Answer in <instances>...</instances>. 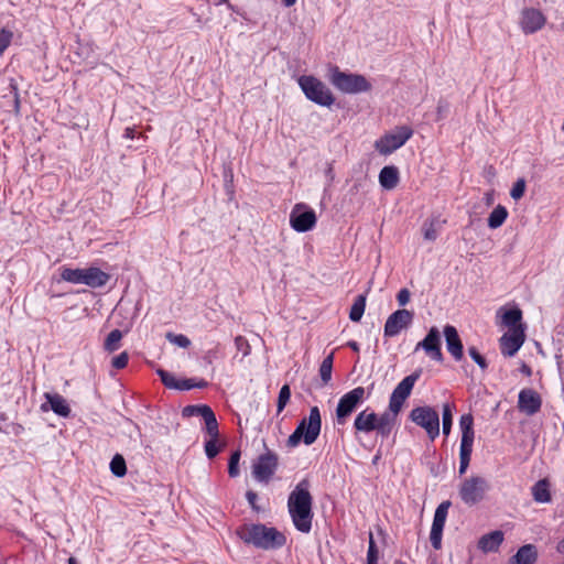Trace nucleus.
<instances>
[{
  "label": "nucleus",
  "mask_w": 564,
  "mask_h": 564,
  "mask_svg": "<svg viewBox=\"0 0 564 564\" xmlns=\"http://www.w3.org/2000/svg\"><path fill=\"white\" fill-rule=\"evenodd\" d=\"M310 488V480L304 478L295 486L288 498V511L292 522L295 529L302 533H308L312 530L314 513Z\"/></svg>",
  "instance_id": "1"
},
{
  "label": "nucleus",
  "mask_w": 564,
  "mask_h": 564,
  "mask_svg": "<svg viewBox=\"0 0 564 564\" xmlns=\"http://www.w3.org/2000/svg\"><path fill=\"white\" fill-rule=\"evenodd\" d=\"M236 534L246 544L262 550L279 549L286 542L285 536L280 531L262 523H245L237 528Z\"/></svg>",
  "instance_id": "2"
},
{
  "label": "nucleus",
  "mask_w": 564,
  "mask_h": 564,
  "mask_svg": "<svg viewBox=\"0 0 564 564\" xmlns=\"http://www.w3.org/2000/svg\"><path fill=\"white\" fill-rule=\"evenodd\" d=\"M329 82L344 94L367 93L372 88L364 75L343 72L338 66L330 68Z\"/></svg>",
  "instance_id": "3"
},
{
  "label": "nucleus",
  "mask_w": 564,
  "mask_h": 564,
  "mask_svg": "<svg viewBox=\"0 0 564 564\" xmlns=\"http://www.w3.org/2000/svg\"><path fill=\"white\" fill-rule=\"evenodd\" d=\"M322 427V419L318 406H312L310 410V415L307 419H303L295 431L289 437V445L295 446L303 440L304 444L311 445L313 444L319 433Z\"/></svg>",
  "instance_id": "4"
},
{
  "label": "nucleus",
  "mask_w": 564,
  "mask_h": 564,
  "mask_svg": "<svg viewBox=\"0 0 564 564\" xmlns=\"http://www.w3.org/2000/svg\"><path fill=\"white\" fill-rule=\"evenodd\" d=\"M297 83L308 100L325 107H330L334 104L335 97L333 93L318 78L303 75L299 78Z\"/></svg>",
  "instance_id": "5"
},
{
  "label": "nucleus",
  "mask_w": 564,
  "mask_h": 564,
  "mask_svg": "<svg viewBox=\"0 0 564 564\" xmlns=\"http://www.w3.org/2000/svg\"><path fill=\"white\" fill-rule=\"evenodd\" d=\"M490 489L488 480L479 475L465 478L459 486V497L467 506H475L482 501Z\"/></svg>",
  "instance_id": "6"
},
{
  "label": "nucleus",
  "mask_w": 564,
  "mask_h": 564,
  "mask_svg": "<svg viewBox=\"0 0 564 564\" xmlns=\"http://www.w3.org/2000/svg\"><path fill=\"white\" fill-rule=\"evenodd\" d=\"M409 419L423 429L431 441L440 435V415L434 408L430 405L415 406L411 410Z\"/></svg>",
  "instance_id": "7"
},
{
  "label": "nucleus",
  "mask_w": 564,
  "mask_h": 564,
  "mask_svg": "<svg viewBox=\"0 0 564 564\" xmlns=\"http://www.w3.org/2000/svg\"><path fill=\"white\" fill-rule=\"evenodd\" d=\"M413 135L409 126H398L391 132L384 133L375 142V149L382 155H389L403 147Z\"/></svg>",
  "instance_id": "8"
},
{
  "label": "nucleus",
  "mask_w": 564,
  "mask_h": 564,
  "mask_svg": "<svg viewBox=\"0 0 564 564\" xmlns=\"http://www.w3.org/2000/svg\"><path fill=\"white\" fill-rule=\"evenodd\" d=\"M366 399V391L364 387H357L345 393L338 401L336 408V422L338 425H344L352 412Z\"/></svg>",
  "instance_id": "9"
},
{
  "label": "nucleus",
  "mask_w": 564,
  "mask_h": 564,
  "mask_svg": "<svg viewBox=\"0 0 564 564\" xmlns=\"http://www.w3.org/2000/svg\"><path fill=\"white\" fill-rule=\"evenodd\" d=\"M420 376L421 370H416L397 384L389 399V410H391V412H400L402 410L405 400L410 397Z\"/></svg>",
  "instance_id": "10"
},
{
  "label": "nucleus",
  "mask_w": 564,
  "mask_h": 564,
  "mask_svg": "<svg viewBox=\"0 0 564 564\" xmlns=\"http://www.w3.org/2000/svg\"><path fill=\"white\" fill-rule=\"evenodd\" d=\"M316 214L304 204H296L290 214V225L297 232L312 230L316 225Z\"/></svg>",
  "instance_id": "11"
},
{
  "label": "nucleus",
  "mask_w": 564,
  "mask_h": 564,
  "mask_svg": "<svg viewBox=\"0 0 564 564\" xmlns=\"http://www.w3.org/2000/svg\"><path fill=\"white\" fill-rule=\"evenodd\" d=\"M414 318L412 311L401 308L393 312L386 321L383 334L386 337H395L403 329L411 326Z\"/></svg>",
  "instance_id": "12"
},
{
  "label": "nucleus",
  "mask_w": 564,
  "mask_h": 564,
  "mask_svg": "<svg viewBox=\"0 0 564 564\" xmlns=\"http://www.w3.org/2000/svg\"><path fill=\"white\" fill-rule=\"evenodd\" d=\"M279 465L278 455L268 451L260 455L252 467L253 477L261 482H269Z\"/></svg>",
  "instance_id": "13"
},
{
  "label": "nucleus",
  "mask_w": 564,
  "mask_h": 564,
  "mask_svg": "<svg viewBox=\"0 0 564 564\" xmlns=\"http://www.w3.org/2000/svg\"><path fill=\"white\" fill-rule=\"evenodd\" d=\"M452 503L449 500H445L442 503L438 505V507L435 510L432 528L430 532V541L434 550H441L442 549V536H443V530L445 527L448 509L451 508Z\"/></svg>",
  "instance_id": "14"
},
{
  "label": "nucleus",
  "mask_w": 564,
  "mask_h": 564,
  "mask_svg": "<svg viewBox=\"0 0 564 564\" xmlns=\"http://www.w3.org/2000/svg\"><path fill=\"white\" fill-rule=\"evenodd\" d=\"M520 28L524 34H533L544 28L546 17L534 8H524L520 15Z\"/></svg>",
  "instance_id": "15"
},
{
  "label": "nucleus",
  "mask_w": 564,
  "mask_h": 564,
  "mask_svg": "<svg viewBox=\"0 0 564 564\" xmlns=\"http://www.w3.org/2000/svg\"><path fill=\"white\" fill-rule=\"evenodd\" d=\"M525 340L524 327L509 329L500 338V350L506 357L514 356Z\"/></svg>",
  "instance_id": "16"
},
{
  "label": "nucleus",
  "mask_w": 564,
  "mask_h": 564,
  "mask_svg": "<svg viewBox=\"0 0 564 564\" xmlns=\"http://www.w3.org/2000/svg\"><path fill=\"white\" fill-rule=\"evenodd\" d=\"M423 349L435 361H443L441 349V334L436 327H432L425 338L416 344L415 350Z\"/></svg>",
  "instance_id": "17"
},
{
  "label": "nucleus",
  "mask_w": 564,
  "mask_h": 564,
  "mask_svg": "<svg viewBox=\"0 0 564 564\" xmlns=\"http://www.w3.org/2000/svg\"><path fill=\"white\" fill-rule=\"evenodd\" d=\"M541 395L533 389H522L518 397V408L527 415H534L541 410Z\"/></svg>",
  "instance_id": "18"
},
{
  "label": "nucleus",
  "mask_w": 564,
  "mask_h": 564,
  "mask_svg": "<svg viewBox=\"0 0 564 564\" xmlns=\"http://www.w3.org/2000/svg\"><path fill=\"white\" fill-rule=\"evenodd\" d=\"M182 415L184 417L191 416H202L205 421V430L213 432L215 429V422L217 421L216 415L212 408L206 404L200 405H186L182 410Z\"/></svg>",
  "instance_id": "19"
},
{
  "label": "nucleus",
  "mask_w": 564,
  "mask_h": 564,
  "mask_svg": "<svg viewBox=\"0 0 564 564\" xmlns=\"http://www.w3.org/2000/svg\"><path fill=\"white\" fill-rule=\"evenodd\" d=\"M444 336L448 352L455 360H462L464 356V347L457 329L452 325H446L444 327Z\"/></svg>",
  "instance_id": "20"
},
{
  "label": "nucleus",
  "mask_w": 564,
  "mask_h": 564,
  "mask_svg": "<svg viewBox=\"0 0 564 564\" xmlns=\"http://www.w3.org/2000/svg\"><path fill=\"white\" fill-rule=\"evenodd\" d=\"M377 413L370 411L369 408L357 414L354 421L356 432L369 434L376 431Z\"/></svg>",
  "instance_id": "21"
},
{
  "label": "nucleus",
  "mask_w": 564,
  "mask_h": 564,
  "mask_svg": "<svg viewBox=\"0 0 564 564\" xmlns=\"http://www.w3.org/2000/svg\"><path fill=\"white\" fill-rule=\"evenodd\" d=\"M400 412L384 411L380 415L377 414L376 432L382 437H388L395 425L397 417Z\"/></svg>",
  "instance_id": "22"
},
{
  "label": "nucleus",
  "mask_w": 564,
  "mask_h": 564,
  "mask_svg": "<svg viewBox=\"0 0 564 564\" xmlns=\"http://www.w3.org/2000/svg\"><path fill=\"white\" fill-rule=\"evenodd\" d=\"M110 280V274L97 267L85 268V285L98 289L105 286Z\"/></svg>",
  "instance_id": "23"
},
{
  "label": "nucleus",
  "mask_w": 564,
  "mask_h": 564,
  "mask_svg": "<svg viewBox=\"0 0 564 564\" xmlns=\"http://www.w3.org/2000/svg\"><path fill=\"white\" fill-rule=\"evenodd\" d=\"M474 440H475V437H467V436L460 437L459 469H458V473L460 476L466 474V471L469 467L471 454H473V447H474Z\"/></svg>",
  "instance_id": "24"
},
{
  "label": "nucleus",
  "mask_w": 564,
  "mask_h": 564,
  "mask_svg": "<svg viewBox=\"0 0 564 564\" xmlns=\"http://www.w3.org/2000/svg\"><path fill=\"white\" fill-rule=\"evenodd\" d=\"M503 532L496 530L490 533L484 534L478 540V549L484 553L497 552L503 542Z\"/></svg>",
  "instance_id": "25"
},
{
  "label": "nucleus",
  "mask_w": 564,
  "mask_h": 564,
  "mask_svg": "<svg viewBox=\"0 0 564 564\" xmlns=\"http://www.w3.org/2000/svg\"><path fill=\"white\" fill-rule=\"evenodd\" d=\"M400 182V173L397 166L388 165L382 167L379 173V183L382 188L391 191L398 186Z\"/></svg>",
  "instance_id": "26"
},
{
  "label": "nucleus",
  "mask_w": 564,
  "mask_h": 564,
  "mask_svg": "<svg viewBox=\"0 0 564 564\" xmlns=\"http://www.w3.org/2000/svg\"><path fill=\"white\" fill-rule=\"evenodd\" d=\"M538 558V552L534 545L525 544L509 558L508 564H534Z\"/></svg>",
  "instance_id": "27"
},
{
  "label": "nucleus",
  "mask_w": 564,
  "mask_h": 564,
  "mask_svg": "<svg viewBox=\"0 0 564 564\" xmlns=\"http://www.w3.org/2000/svg\"><path fill=\"white\" fill-rule=\"evenodd\" d=\"M44 397L54 413L63 417H67L70 414V408L61 394L46 392Z\"/></svg>",
  "instance_id": "28"
},
{
  "label": "nucleus",
  "mask_w": 564,
  "mask_h": 564,
  "mask_svg": "<svg viewBox=\"0 0 564 564\" xmlns=\"http://www.w3.org/2000/svg\"><path fill=\"white\" fill-rule=\"evenodd\" d=\"M206 433L208 434L209 438L205 442V453H206V456L212 459L219 454L221 447L224 446L223 444H219V442H218V438H219L218 422L217 421L215 422V429L213 432L206 431Z\"/></svg>",
  "instance_id": "29"
},
{
  "label": "nucleus",
  "mask_w": 564,
  "mask_h": 564,
  "mask_svg": "<svg viewBox=\"0 0 564 564\" xmlns=\"http://www.w3.org/2000/svg\"><path fill=\"white\" fill-rule=\"evenodd\" d=\"M534 501L546 503L552 500L550 482L547 479H541L535 482L531 489Z\"/></svg>",
  "instance_id": "30"
},
{
  "label": "nucleus",
  "mask_w": 564,
  "mask_h": 564,
  "mask_svg": "<svg viewBox=\"0 0 564 564\" xmlns=\"http://www.w3.org/2000/svg\"><path fill=\"white\" fill-rule=\"evenodd\" d=\"M508 210L505 206L498 205L494 208V210L489 214L488 217V227L491 229H497L503 225V223L508 218Z\"/></svg>",
  "instance_id": "31"
},
{
  "label": "nucleus",
  "mask_w": 564,
  "mask_h": 564,
  "mask_svg": "<svg viewBox=\"0 0 564 564\" xmlns=\"http://www.w3.org/2000/svg\"><path fill=\"white\" fill-rule=\"evenodd\" d=\"M61 278L62 280L73 284H84L85 269L62 268Z\"/></svg>",
  "instance_id": "32"
},
{
  "label": "nucleus",
  "mask_w": 564,
  "mask_h": 564,
  "mask_svg": "<svg viewBox=\"0 0 564 564\" xmlns=\"http://www.w3.org/2000/svg\"><path fill=\"white\" fill-rule=\"evenodd\" d=\"M522 319V311L518 307L508 310L502 316V323L509 327V329H514L517 327H523L521 324Z\"/></svg>",
  "instance_id": "33"
},
{
  "label": "nucleus",
  "mask_w": 564,
  "mask_h": 564,
  "mask_svg": "<svg viewBox=\"0 0 564 564\" xmlns=\"http://www.w3.org/2000/svg\"><path fill=\"white\" fill-rule=\"evenodd\" d=\"M454 409L455 405L449 403H444L442 406V429L445 436H448L452 430Z\"/></svg>",
  "instance_id": "34"
},
{
  "label": "nucleus",
  "mask_w": 564,
  "mask_h": 564,
  "mask_svg": "<svg viewBox=\"0 0 564 564\" xmlns=\"http://www.w3.org/2000/svg\"><path fill=\"white\" fill-rule=\"evenodd\" d=\"M365 308H366V295L360 294L355 299L354 304L350 307L349 318L352 322H359L365 313Z\"/></svg>",
  "instance_id": "35"
},
{
  "label": "nucleus",
  "mask_w": 564,
  "mask_h": 564,
  "mask_svg": "<svg viewBox=\"0 0 564 564\" xmlns=\"http://www.w3.org/2000/svg\"><path fill=\"white\" fill-rule=\"evenodd\" d=\"M333 362L334 352H330L327 357L324 358L319 366V377L324 386L328 384L332 380Z\"/></svg>",
  "instance_id": "36"
},
{
  "label": "nucleus",
  "mask_w": 564,
  "mask_h": 564,
  "mask_svg": "<svg viewBox=\"0 0 564 564\" xmlns=\"http://www.w3.org/2000/svg\"><path fill=\"white\" fill-rule=\"evenodd\" d=\"M156 373L166 388L183 390V380H177L173 373L163 369H158Z\"/></svg>",
  "instance_id": "37"
},
{
  "label": "nucleus",
  "mask_w": 564,
  "mask_h": 564,
  "mask_svg": "<svg viewBox=\"0 0 564 564\" xmlns=\"http://www.w3.org/2000/svg\"><path fill=\"white\" fill-rule=\"evenodd\" d=\"M462 436L475 437L474 417L471 414H463L459 419Z\"/></svg>",
  "instance_id": "38"
},
{
  "label": "nucleus",
  "mask_w": 564,
  "mask_h": 564,
  "mask_svg": "<svg viewBox=\"0 0 564 564\" xmlns=\"http://www.w3.org/2000/svg\"><path fill=\"white\" fill-rule=\"evenodd\" d=\"M110 470L117 477H123L127 474V465L122 455L116 454L110 462Z\"/></svg>",
  "instance_id": "39"
},
{
  "label": "nucleus",
  "mask_w": 564,
  "mask_h": 564,
  "mask_svg": "<svg viewBox=\"0 0 564 564\" xmlns=\"http://www.w3.org/2000/svg\"><path fill=\"white\" fill-rule=\"evenodd\" d=\"M122 338V333L119 329L111 330L106 340H105V349L109 352H112L119 348V343Z\"/></svg>",
  "instance_id": "40"
},
{
  "label": "nucleus",
  "mask_w": 564,
  "mask_h": 564,
  "mask_svg": "<svg viewBox=\"0 0 564 564\" xmlns=\"http://www.w3.org/2000/svg\"><path fill=\"white\" fill-rule=\"evenodd\" d=\"M224 357V348L220 343H216L213 348L205 351L203 356V360L207 365H213V362L217 359Z\"/></svg>",
  "instance_id": "41"
},
{
  "label": "nucleus",
  "mask_w": 564,
  "mask_h": 564,
  "mask_svg": "<svg viewBox=\"0 0 564 564\" xmlns=\"http://www.w3.org/2000/svg\"><path fill=\"white\" fill-rule=\"evenodd\" d=\"M290 398H291L290 386L289 384L282 386V388L280 389V392H279L278 403H276V408H278V412L279 413L284 410L285 405L290 401Z\"/></svg>",
  "instance_id": "42"
},
{
  "label": "nucleus",
  "mask_w": 564,
  "mask_h": 564,
  "mask_svg": "<svg viewBox=\"0 0 564 564\" xmlns=\"http://www.w3.org/2000/svg\"><path fill=\"white\" fill-rule=\"evenodd\" d=\"M379 552L372 532L369 533V546L367 552V564H378Z\"/></svg>",
  "instance_id": "43"
},
{
  "label": "nucleus",
  "mask_w": 564,
  "mask_h": 564,
  "mask_svg": "<svg viewBox=\"0 0 564 564\" xmlns=\"http://www.w3.org/2000/svg\"><path fill=\"white\" fill-rule=\"evenodd\" d=\"M12 39V31L6 28H0V57L2 56L4 51L10 46Z\"/></svg>",
  "instance_id": "44"
},
{
  "label": "nucleus",
  "mask_w": 564,
  "mask_h": 564,
  "mask_svg": "<svg viewBox=\"0 0 564 564\" xmlns=\"http://www.w3.org/2000/svg\"><path fill=\"white\" fill-rule=\"evenodd\" d=\"M166 339L170 343L175 344V345H177L178 347H182V348H187L191 345V340L188 339V337L183 335V334L167 333L166 334Z\"/></svg>",
  "instance_id": "45"
},
{
  "label": "nucleus",
  "mask_w": 564,
  "mask_h": 564,
  "mask_svg": "<svg viewBox=\"0 0 564 564\" xmlns=\"http://www.w3.org/2000/svg\"><path fill=\"white\" fill-rule=\"evenodd\" d=\"M524 192H525V180L524 178H518L517 182L513 184L511 191H510V196L514 200H519L520 198L523 197Z\"/></svg>",
  "instance_id": "46"
},
{
  "label": "nucleus",
  "mask_w": 564,
  "mask_h": 564,
  "mask_svg": "<svg viewBox=\"0 0 564 564\" xmlns=\"http://www.w3.org/2000/svg\"><path fill=\"white\" fill-rule=\"evenodd\" d=\"M468 354L471 359L480 367L482 371L487 370L488 364L486 358L478 351V349L474 346L468 348Z\"/></svg>",
  "instance_id": "47"
},
{
  "label": "nucleus",
  "mask_w": 564,
  "mask_h": 564,
  "mask_svg": "<svg viewBox=\"0 0 564 564\" xmlns=\"http://www.w3.org/2000/svg\"><path fill=\"white\" fill-rule=\"evenodd\" d=\"M239 460H240V452L236 451L231 454V456L229 458L228 474L230 477H237L239 475V468H238Z\"/></svg>",
  "instance_id": "48"
},
{
  "label": "nucleus",
  "mask_w": 564,
  "mask_h": 564,
  "mask_svg": "<svg viewBox=\"0 0 564 564\" xmlns=\"http://www.w3.org/2000/svg\"><path fill=\"white\" fill-rule=\"evenodd\" d=\"M129 361V355L127 351H122L118 356L113 357L111 360V366L118 370L127 367Z\"/></svg>",
  "instance_id": "49"
},
{
  "label": "nucleus",
  "mask_w": 564,
  "mask_h": 564,
  "mask_svg": "<svg viewBox=\"0 0 564 564\" xmlns=\"http://www.w3.org/2000/svg\"><path fill=\"white\" fill-rule=\"evenodd\" d=\"M208 386V382L204 379L195 380V379H184L183 380V390H191L193 388L204 389Z\"/></svg>",
  "instance_id": "50"
},
{
  "label": "nucleus",
  "mask_w": 564,
  "mask_h": 564,
  "mask_svg": "<svg viewBox=\"0 0 564 564\" xmlns=\"http://www.w3.org/2000/svg\"><path fill=\"white\" fill-rule=\"evenodd\" d=\"M423 236L425 240L434 241L437 238V230L435 228L434 223H430L429 225H424L423 227Z\"/></svg>",
  "instance_id": "51"
},
{
  "label": "nucleus",
  "mask_w": 564,
  "mask_h": 564,
  "mask_svg": "<svg viewBox=\"0 0 564 564\" xmlns=\"http://www.w3.org/2000/svg\"><path fill=\"white\" fill-rule=\"evenodd\" d=\"M397 301L400 306H404L410 301V292L408 289H401L397 294Z\"/></svg>",
  "instance_id": "52"
},
{
  "label": "nucleus",
  "mask_w": 564,
  "mask_h": 564,
  "mask_svg": "<svg viewBox=\"0 0 564 564\" xmlns=\"http://www.w3.org/2000/svg\"><path fill=\"white\" fill-rule=\"evenodd\" d=\"M448 110V104L444 100H440L436 108V116L437 120H441L445 117L446 112Z\"/></svg>",
  "instance_id": "53"
},
{
  "label": "nucleus",
  "mask_w": 564,
  "mask_h": 564,
  "mask_svg": "<svg viewBox=\"0 0 564 564\" xmlns=\"http://www.w3.org/2000/svg\"><path fill=\"white\" fill-rule=\"evenodd\" d=\"M246 498H247L249 505L251 506V508L253 510L258 511L259 508L256 505V501H257V498H258L257 492H254L252 490H248L247 494H246Z\"/></svg>",
  "instance_id": "54"
},
{
  "label": "nucleus",
  "mask_w": 564,
  "mask_h": 564,
  "mask_svg": "<svg viewBox=\"0 0 564 564\" xmlns=\"http://www.w3.org/2000/svg\"><path fill=\"white\" fill-rule=\"evenodd\" d=\"M135 128L134 127H127L123 132V137L126 139H134L135 138Z\"/></svg>",
  "instance_id": "55"
},
{
  "label": "nucleus",
  "mask_w": 564,
  "mask_h": 564,
  "mask_svg": "<svg viewBox=\"0 0 564 564\" xmlns=\"http://www.w3.org/2000/svg\"><path fill=\"white\" fill-rule=\"evenodd\" d=\"M235 343L238 348H240L243 344L247 346V348H249L247 340L242 336L236 337Z\"/></svg>",
  "instance_id": "56"
},
{
  "label": "nucleus",
  "mask_w": 564,
  "mask_h": 564,
  "mask_svg": "<svg viewBox=\"0 0 564 564\" xmlns=\"http://www.w3.org/2000/svg\"><path fill=\"white\" fill-rule=\"evenodd\" d=\"M347 347L352 349L355 352H359V344L355 340H349L347 344Z\"/></svg>",
  "instance_id": "57"
},
{
  "label": "nucleus",
  "mask_w": 564,
  "mask_h": 564,
  "mask_svg": "<svg viewBox=\"0 0 564 564\" xmlns=\"http://www.w3.org/2000/svg\"><path fill=\"white\" fill-rule=\"evenodd\" d=\"M285 7H292L296 3V0H281Z\"/></svg>",
  "instance_id": "58"
},
{
  "label": "nucleus",
  "mask_w": 564,
  "mask_h": 564,
  "mask_svg": "<svg viewBox=\"0 0 564 564\" xmlns=\"http://www.w3.org/2000/svg\"><path fill=\"white\" fill-rule=\"evenodd\" d=\"M522 372H524L525 375H531V369L529 366L527 365H523L522 366Z\"/></svg>",
  "instance_id": "59"
},
{
  "label": "nucleus",
  "mask_w": 564,
  "mask_h": 564,
  "mask_svg": "<svg viewBox=\"0 0 564 564\" xmlns=\"http://www.w3.org/2000/svg\"><path fill=\"white\" fill-rule=\"evenodd\" d=\"M67 562H68V564H78V563H77V561H76V558H75V557H73V556H72V557H69Z\"/></svg>",
  "instance_id": "60"
},
{
  "label": "nucleus",
  "mask_w": 564,
  "mask_h": 564,
  "mask_svg": "<svg viewBox=\"0 0 564 564\" xmlns=\"http://www.w3.org/2000/svg\"><path fill=\"white\" fill-rule=\"evenodd\" d=\"M395 564H406V563H404L402 561H397Z\"/></svg>",
  "instance_id": "61"
},
{
  "label": "nucleus",
  "mask_w": 564,
  "mask_h": 564,
  "mask_svg": "<svg viewBox=\"0 0 564 564\" xmlns=\"http://www.w3.org/2000/svg\"><path fill=\"white\" fill-rule=\"evenodd\" d=\"M0 420H4V415L3 414H0Z\"/></svg>",
  "instance_id": "62"
}]
</instances>
